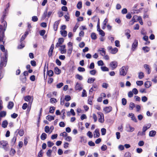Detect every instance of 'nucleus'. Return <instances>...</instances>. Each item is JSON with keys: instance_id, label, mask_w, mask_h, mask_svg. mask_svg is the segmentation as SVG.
Returning a JSON list of instances; mask_svg holds the SVG:
<instances>
[{"instance_id": "obj_46", "label": "nucleus", "mask_w": 157, "mask_h": 157, "mask_svg": "<svg viewBox=\"0 0 157 157\" xmlns=\"http://www.w3.org/2000/svg\"><path fill=\"white\" fill-rule=\"evenodd\" d=\"M101 69L104 71H108L109 70V68L105 66L101 67Z\"/></svg>"}, {"instance_id": "obj_59", "label": "nucleus", "mask_w": 157, "mask_h": 157, "mask_svg": "<svg viewBox=\"0 0 157 157\" xmlns=\"http://www.w3.org/2000/svg\"><path fill=\"white\" fill-rule=\"evenodd\" d=\"M131 153L129 152H127L125 153L124 157H131Z\"/></svg>"}, {"instance_id": "obj_12", "label": "nucleus", "mask_w": 157, "mask_h": 157, "mask_svg": "<svg viewBox=\"0 0 157 157\" xmlns=\"http://www.w3.org/2000/svg\"><path fill=\"white\" fill-rule=\"evenodd\" d=\"M66 45H61L59 49L60 53L61 54L65 53L66 52V49H65Z\"/></svg>"}, {"instance_id": "obj_36", "label": "nucleus", "mask_w": 157, "mask_h": 157, "mask_svg": "<svg viewBox=\"0 0 157 157\" xmlns=\"http://www.w3.org/2000/svg\"><path fill=\"white\" fill-rule=\"evenodd\" d=\"M61 34L63 37H66L67 35V32L66 31L63 30L60 31Z\"/></svg>"}, {"instance_id": "obj_40", "label": "nucleus", "mask_w": 157, "mask_h": 157, "mask_svg": "<svg viewBox=\"0 0 157 157\" xmlns=\"http://www.w3.org/2000/svg\"><path fill=\"white\" fill-rule=\"evenodd\" d=\"M16 151L14 149L11 148L10 152V155H12V156H13L14 155V154L16 153Z\"/></svg>"}, {"instance_id": "obj_28", "label": "nucleus", "mask_w": 157, "mask_h": 157, "mask_svg": "<svg viewBox=\"0 0 157 157\" xmlns=\"http://www.w3.org/2000/svg\"><path fill=\"white\" fill-rule=\"evenodd\" d=\"M6 114V112L5 111H3L0 112V117H5Z\"/></svg>"}, {"instance_id": "obj_11", "label": "nucleus", "mask_w": 157, "mask_h": 157, "mask_svg": "<svg viewBox=\"0 0 157 157\" xmlns=\"http://www.w3.org/2000/svg\"><path fill=\"white\" fill-rule=\"evenodd\" d=\"M54 48V44H52L51 45V47L50 48L48 52V55L49 57H50L52 56Z\"/></svg>"}, {"instance_id": "obj_47", "label": "nucleus", "mask_w": 157, "mask_h": 157, "mask_svg": "<svg viewBox=\"0 0 157 157\" xmlns=\"http://www.w3.org/2000/svg\"><path fill=\"white\" fill-rule=\"evenodd\" d=\"M143 82L142 81H137L136 82V84L139 86H141L143 84Z\"/></svg>"}, {"instance_id": "obj_61", "label": "nucleus", "mask_w": 157, "mask_h": 157, "mask_svg": "<svg viewBox=\"0 0 157 157\" xmlns=\"http://www.w3.org/2000/svg\"><path fill=\"white\" fill-rule=\"evenodd\" d=\"M141 100L142 101L145 102L147 101V98L146 96H144L142 97Z\"/></svg>"}, {"instance_id": "obj_50", "label": "nucleus", "mask_w": 157, "mask_h": 157, "mask_svg": "<svg viewBox=\"0 0 157 157\" xmlns=\"http://www.w3.org/2000/svg\"><path fill=\"white\" fill-rule=\"evenodd\" d=\"M101 131L102 135H104L106 133V130L105 128H103L101 129Z\"/></svg>"}, {"instance_id": "obj_34", "label": "nucleus", "mask_w": 157, "mask_h": 157, "mask_svg": "<svg viewBox=\"0 0 157 157\" xmlns=\"http://www.w3.org/2000/svg\"><path fill=\"white\" fill-rule=\"evenodd\" d=\"M96 17V16H94L92 19L94 20V22H95L98 20L97 25H100V19L98 17L96 18L95 19V18Z\"/></svg>"}, {"instance_id": "obj_16", "label": "nucleus", "mask_w": 157, "mask_h": 157, "mask_svg": "<svg viewBox=\"0 0 157 157\" xmlns=\"http://www.w3.org/2000/svg\"><path fill=\"white\" fill-rule=\"evenodd\" d=\"M20 79L23 83H25L27 79V77H24L23 75H21L20 76Z\"/></svg>"}, {"instance_id": "obj_1", "label": "nucleus", "mask_w": 157, "mask_h": 157, "mask_svg": "<svg viewBox=\"0 0 157 157\" xmlns=\"http://www.w3.org/2000/svg\"><path fill=\"white\" fill-rule=\"evenodd\" d=\"M6 16V13L5 12L1 17V22L3 25V26L2 25H0V28H1L2 29L1 30H0V32L5 33L6 30L7 24L6 22L4 20V19Z\"/></svg>"}, {"instance_id": "obj_22", "label": "nucleus", "mask_w": 157, "mask_h": 157, "mask_svg": "<svg viewBox=\"0 0 157 157\" xmlns=\"http://www.w3.org/2000/svg\"><path fill=\"white\" fill-rule=\"evenodd\" d=\"M18 132V134L21 136H22L24 134V130L22 129H17L16 131V132Z\"/></svg>"}, {"instance_id": "obj_15", "label": "nucleus", "mask_w": 157, "mask_h": 157, "mask_svg": "<svg viewBox=\"0 0 157 157\" xmlns=\"http://www.w3.org/2000/svg\"><path fill=\"white\" fill-rule=\"evenodd\" d=\"M98 51L100 52L101 55L102 56H104L105 55L106 51L105 49L104 48H100L98 50Z\"/></svg>"}, {"instance_id": "obj_3", "label": "nucleus", "mask_w": 157, "mask_h": 157, "mask_svg": "<svg viewBox=\"0 0 157 157\" xmlns=\"http://www.w3.org/2000/svg\"><path fill=\"white\" fill-rule=\"evenodd\" d=\"M7 54L6 52L5 57H3V60H1L0 63V65L2 67H5L6 65V63L7 61Z\"/></svg>"}, {"instance_id": "obj_41", "label": "nucleus", "mask_w": 157, "mask_h": 157, "mask_svg": "<svg viewBox=\"0 0 157 157\" xmlns=\"http://www.w3.org/2000/svg\"><path fill=\"white\" fill-rule=\"evenodd\" d=\"M144 77V73L142 72H140L139 73L138 78L140 79H142Z\"/></svg>"}, {"instance_id": "obj_53", "label": "nucleus", "mask_w": 157, "mask_h": 157, "mask_svg": "<svg viewBox=\"0 0 157 157\" xmlns=\"http://www.w3.org/2000/svg\"><path fill=\"white\" fill-rule=\"evenodd\" d=\"M46 33V31L45 30H42L40 31V34L41 36H43Z\"/></svg>"}, {"instance_id": "obj_26", "label": "nucleus", "mask_w": 157, "mask_h": 157, "mask_svg": "<svg viewBox=\"0 0 157 157\" xmlns=\"http://www.w3.org/2000/svg\"><path fill=\"white\" fill-rule=\"evenodd\" d=\"M156 134V132L155 131L152 130L149 132V136L151 137L154 136Z\"/></svg>"}, {"instance_id": "obj_58", "label": "nucleus", "mask_w": 157, "mask_h": 157, "mask_svg": "<svg viewBox=\"0 0 157 157\" xmlns=\"http://www.w3.org/2000/svg\"><path fill=\"white\" fill-rule=\"evenodd\" d=\"M96 72V71L95 70H93L90 71V74L92 75H94Z\"/></svg>"}, {"instance_id": "obj_44", "label": "nucleus", "mask_w": 157, "mask_h": 157, "mask_svg": "<svg viewBox=\"0 0 157 157\" xmlns=\"http://www.w3.org/2000/svg\"><path fill=\"white\" fill-rule=\"evenodd\" d=\"M55 109V108L54 107H50L49 109V113H54Z\"/></svg>"}, {"instance_id": "obj_20", "label": "nucleus", "mask_w": 157, "mask_h": 157, "mask_svg": "<svg viewBox=\"0 0 157 157\" xmlns=\"http://www.w3.org/2000/svg\"><path fill=\"white\" fill-rule=\"evenodd\" d=\"M14 105V103L12 101H10L7 105V108L9 109H11Z\"/></svg>"}, {"instance_id": "obj_35", "label": "nucleus", "mask_w": 157, "mask_h": 157, "mask_svg": "<svg viewBox=\"0 0 157 157\" xmlns=\"http://www.w3.org/2000/svg\"><path fill=\"white\" fill-rule=\"evenodd\" d=\"M32 97L30 95H27L24 97V100L26 101H30Z\"/></svg>"}, {"instance_id": "obj_60", "label": "nucleus", "mask_w": 157, "mask_h": 157, "mask_svg": "<svg viewBox=\"0 0 157 157\" xmlns=\"http://www.w3.org/2000/svg\"><path fill=\"white\" fill-rule=\"evenodd\" d=\"M56 64L59 66H60L61 65V61L58 59H56Z\"/></svg>"}, {"instance_id": "obj_64", "label": "nucleus", "mask_w": 157, "mask_h": 157, "mask_svg": "<svg viewBox=\"0 0 157 157\" xmlns=\"http://www.w3.org/2000/svg\"><path fill=\"white\" fill-rule=\"evenodd\" d=\"M11 116L12 118L13 119H15L18 116V114L15 113H14L13 114H11Z\"/></svg>"}, {"instance_id": "obj_43", "label": "nucleus", "mask_w": 157, "mask_h": 157, "mask_svg": "<svg viewBox=\"0 0 157 157\" xmlns=\"http://www.w3.org/2000/svg\"><path fill=\"white\" fill-rule=\"evenodd\" d=\"M82 2L81 1L79 2L77 4V7L78 9H80L82 7Z\"/></svg>"}, {"instance_id": "obj_24", "label": "nucleus", "mask_w": 157, "mask_h": 157, "mask_svg": "<svg viewBox=\"0 0 157 157\" xmlns=\"http://www.w3.org/2000/svg\"><path fill=\"white\" fill-rule=\"evenodd\" d=\"M144 86L146 88H149L151 86V82L150 81L146 82L144 83Z\"/></svg>"}, {"instance_id": "obj_54", "label": "nucleus", "mask_w": 157, "mask_h": 157, "mask_svg": "<svg viewBox=\"0 0 157 157\" xmlns=\"http://www.w3.org/2000/svg\"><path fill=\"white\" fill-rule=\"evenodd\" d=\"M32 20L33 22H36L38 20V18L37 16H33L32 17Z\"/></svg>"}, {"instance_id": "obj_30", "label": "nucleus", "mask_w": 157, "mask_h": 157, "mask_svg": "<svg viewBox=\"0 0 157 157\" xmlns=\"http://www.w3.org/2000/svg\"><path fill=\"white\" fill-rule=\"evenodd\" d=\"M93 98V96H90L89 97L88 99V103L90 105H92L93 104L92 100Z\"/></svg>"}, {"instance_id": "obj_21", "label": "nucleus", "mask_w": 157, "mask_h": 157, "mask_svg": "<svg viewBox=\"0 0 157 157\" xmlns=\"http://www.w3.org/2000/svg\"><path fill=\"white\" fill-rule=\"evenodd\" d=\"M54 72L56 74L59 75L61 73V70L57 67H56L54 68Z\"/></svg>"}, {"instance_id": "obj_4", "label": "nucleus", "mask_w": 157, "mask_h": 157, "mask_svg": "<svg viewBox=\"0 0 157 157\" xmlns=\"http://www.w3.org/2000/svg\"><path fill=\"white\" fill-rule=\"evenodd\" d=\"M107 48L108 50L112 54H115L118 51V49L117 48H113L112 46H109Z\"/></svg>"}, {"instance_id": "obj_31", "label": "nucleus", "mask_w": 157, "mask_h": 157, "mask_svg": "<svg viewBox=\"0 0 157 157\" xmlns=\"http://www.w3.org/2000/svg\"><path fill=\"white\" fill-rule=\"evenodd\" d=\"M129 116H132L131 118L132 120L134 121L135 122H137V119L136 118V117H135L134 114H132V113L130 114V113H129Z\"/></svg>"}, {"instance_id": "obj_6", "label": "nucleus", "mask_w": 157, "mask_h": 157, "mask_svg": "<svg viewBox=\"0 0 157 157\" xmlns=\"http://www.w3.org/2000/svg\"><path fill=\"white\" fill-rule=\"evenodd\" d=\"M31 29H27V30L25 32V34L23 35L20 39V42H23V40L25 39L27 35H28L29 33L30 32Z\"/></svg>"}, {"instance_id": "obj_8", "label": "nucleus", "mask_w": 157, "mask_h": 157, "mask_svg": "<svg viewBox=\"0 0 157 157\" xmlns=\"http://www.w3.org/2000/svg\"><path fill=\"white\" fill-rule=\"evenodd\" d=\"M110 66L112 68V69L113 70L116 68L117 67V63L116 61H112L110 63Z\"/></svg>"}, {"instance_id": "obj_5", "label": "nucleus", "mask_w": 157, "mask_h": 157, "mask_svg": "<svg viewBox=\"0 0 157 157\" xmlns=\"http://www.w3.org/2000/svg\"><path fill=\"white\" fill-rule=\"evenodd\" d=\"M98 114V121L101 123H102L104 121V115L101 112H98L97 113Z\"/></svg>"}, {"instance_id": "obj_9", "label": "nucleus", "mask_w": 157, "mask_h": 157, "mask_svg": "<svg viewBox=\"0 0 157 157\" xmlns=\"http://www.w3.org/2000/svg\"><path fill=\"white\" fill-rule=\"evenodd\" d=\"M59 23L60 21L59 20L57 21L54 22L53 25V28L55 31H56L57 30Z\"/></svg>"}, {"instance_id": "obj_13", "label": "nucleus", "mask_w": 157, "mask_h": 157, "mask_svg": "<svg viewBox=\"0 0 157 157\" xmlns=\"http://www.w3.org/2000/svg\"><path fill=\"white\" fill-rule=\"evenodd\" d=\"M100 133L99 130L98 129H96L94 132V138H98L100 136Z\"/></svg>"}, {"instance_id": "obj_42", "label": "nucleus", "mask_w": 157, "mask_h": 157, "mask_svg": "<svg viewBox=\"0 0 157 157\" xmlns=\"http://www.w3.org/2000/svg\"><path fill=\"white\" fill-rule=\"evenodd\" d=\"M75 78L80 80H82L83 79V77L82 76L77 74L75 75Z\"/></svg>"}, {"instance_id": "obj_33", "label": "nucleus", "mask_w": 157, "mask_h": 157, "mask_svg": "<svg viewBox=\"0 0 157 157\" xmlns=\"http://www.w3.org/2000/svg\"><path fill=\"white\" fill-rule=\"evenodd\" d=\"M142 49L145 53L147 52L150 51V48L147 46L144 47L142 48Z\"/></svg>"}, {"instance_id": "obj_62", "label": "nucleus", "mask_w": 157, "mask_h": 157, "mask_svg": "<svg viewBox=\"0 0 157 157\" xmlns=\"http://www.w3.org/2000/svg\"><path fill=\"white\" fill-rule=\"evenodd\" d=\"M28 104L26 103H25L23 104L22 106V109H25L28 107Z\"/></svg>"}, {"instance_id": "obj_37", "label": "nucleus", "mask_w": 157, "mask_h": 157, "mask_svg": "<svg viewBox=\"0 0 157 157\" xmlns=\"http://www.w3.org/2000/svg\"><path fill=\"white\" fill-rule=\"evenodd\" d=\"M20 44L18 46L17 48L19 49H21L23 48L25 46V45L23 43V42H20Z\"/></svg>"}, {"instance_id": "obj_19", "label": "nucleus", "mask_w": 157, "mask_h": 157, "mask_svg": "<svg viewBox=\"0 0 157 157\" xmlns=\"http://www.w3.org/2000/svg\"><path fill=\"white\" fill-rule=\"evenodd\" d=\"M17 140V136H14L11 139L10 144L12 146H13L16 142Z\"/></svg>"}, {"instance_id": "obj_14", "label": "nucleus", "mask_w": 157, "mask_h": 157, "mask_svg": "<svg viewBox=\"0 0 157 157\" xmlns=\"http://www.w3.org/2000/svg\"><path fill=\"white\" fill-rule=\"evenodd\" d=\"M104 111L105 113H108L111 112L112 110V108L111 106L106 107L104 108Z\"/></svg>"}, {"instance_id": "obj_63", "label": "nucleus", "mask_w": 157, "mask_h": 157, "mask_svg": "<svg viewBox=\"0 0 157 157\" xmlns=\"http://www.w3.org/2000/svg\"><path fill=\"white\" fill-rule=\"evenodd\" d=\"M45 131L46 133H48L50 131L49 127L48 126H46L44 128Z\"/></svg>"}, {"instance_id": "obj_55", "label": "nucleus", "mask_w": 157, "mask_h": 157, "mask_svg": "<svg viewBox=\"0 0 157 157\" xmlns=\"http://www.w3.org/2000/svg\"><path fill=\"white\" fill-rule=\"evenodd\" d=\"M78 70L79 72H83L85 71V69L84 67H79L78 68Z\"/></svg>"}, {"instance_id": "obj_23", "label": "nucleus", "mask_w": 157, "mask_h": 157, "mask_svg": "<svg viewBox=\"0 0 157 157\" xmlns=\"http://www.w3.org/2000/svg\"><path fill=\"white\" fill-rule=\"evenodd\" d=\"M126 33H125V35L127 36L128 39H129L131 36L130 34V30L128 29L125 30Z\"/></svg>"}, {"instance_id": "obj_18", "label": "nucleus", "mask_w": 157, "mask_h": 157, "mask_svg": "<svg viewBox=\"0 0 157 157\" xmlns=\"http://www.w3.org/2000/svg\"><path fill=\"white\" fill-rule=\"evenodd\" d=\"M47 75H48L49 77H52L54 75V72L53 71L51 70H48V66L47 67Z\"/></svg>"}, {"instance_id": "obj_39", "label": "nucleus", "mask_w": 157, "mask_h": 157, "mask_svg": "<svg viewBox=\"0 0 157 157\" xmlns=\"http://www.w3.org/2000/svg\"><path fill=\"white\" fill-rule=\"evenodd\" d=\"M151 126V125L150 124L148 127H147V126H144L143 128V133L145 134L146 131Z\"/></svg>"}, {"instance_id": "obj_57", "label": "nucleus", "mask_w": 157, "mask_h": 157, "mask_svg": "<svg viewBox=\"0 0 157 157\" xmlns=\"http://www.w3.org/2000/svg\"><path fill=\"white\" fill-rule=\"evenodd\" d=\"M67 15H65L64 17L66 19V21H68L70 19V17L68 15L69 13L68 12L67 13Z\"/></svg>"}, {"instance_id": "obj_38", "label": "nucleus", "mask_w": 157, "mask_h": 157, "mask_svg": "<svg viewBox=\"0 0 157 157\" xmlns=\"http://www.w3.org/2000/svg\"><path fill=\"white\" fill-rule=\"evenodd\" d=\"M95 80V78H90L88 79L87 82L89 83H93Z\"/></svg>"}, {"instance_id": "obj_27", "label": "nucleus", "mask_w": 157, "mask_h": 157, "mask_svg": "<svg viewBox=\"0 0 157 157\" xmlns=\"http://www.w3.org/2000/svg\"><path fill=\"white\" fill-rule=\"evenodd\" d=\"M47 13H48V9H46L44 11V13H43L42 17V18L44 19H45L47 17Z\"/></svg>"}, {"instance_id": "obj_52", "label": "nucleus", "mask_w": 157, "mask_h": 157, "mask_svg": "<svg viewBox=\"0 0 157 157\" xmlns=\"http://www.w3.org/2000/svg\"><path fill=\"white\" fill-rule=\"evenodd\" d=\"M73 48H68L67 50V54L69 55H71L72 53Z\"/></svg>"}, {"instance_id": "obj_17", "label": "nucleus", "mask_w": 157, "mask_h": 157, "mask_svg": "<svg viewBox=\"0 0 157 157\" xmlns=\"http://www.w3.org/2000/svg\"><path fill=\"white\" fill-rule=\"evenodd\" d=\"M75 88L76 90H78L79 91L81 90L82 89L81 86V84L78 82L76 83Z\"/></svg>"}, {"instance_id": "obj_7", "label": "nucleus", "mask_w": 157, "mask_h": 157, "mask_svg": "<svg viewBox=\"0 0 157 157\" xmlns=\"http://www.w3.org/2000/svg\"><path fill=\"white\" fill-rule=\"evenodd\" d=\"M8 144V142L6 141L2 140L0 141V147H2L6 149V146Z\"/></svg>"}, {"instance_id": "obj_48", "label": "nucleus", "mask_w": 157, "mask_h": 157, "mask_svg": "<svg viewBox=\"0 0 157 157\" xmlns=\"http://www.w3.org/2000/svg\"><path fill=\"white\" fill-rule=\"evenodd\" d=\"M43 154L42 150H41L38 153L37 157H42Z\"/></svg>"}, {"instance_id": "obj_51", "label": "nucleus", "mask_w": 157, "mask_h": 157, "mask_svg": "<svg viewBox=\"0 0 157 157\" xmlns=\"http://www.w3.org/2000/svg\"><path fill=\"white\" fill-rule=\"evenodd\" d=\"M50 102L52 103L56 102L57 101L56 99L54 98H51L50 99Z\"/></svg>"}, {"instance_id": "obj_45", "label": "nucleus", "mask_w": 157, "mask_h": 157, "mask_svg": "<svg viewBox=\"0 0 157 157\" xmlns=\"http://www.w3.org/2000/svg\"><path fill=\"white\" fill-rule=\"evenodd\" d=\"M91 38L94 40H95L97 39V36L95 33H93L91 34Z\"/></svg>"}, {"instance_id": "obj_25", "label": "nucleus", "mask_w": 157, "mask_h": 157, "mask_svg": "<svg viewBox=\"0 0 157 157\" xmlns=\"http://www.w3.org/2000/svg\"><path fill=\"white\" fill-rule=\"evenodd\" d=\"M8 124V123L7 120H4L2 122V126L4 128H6L7 127Z\"/></svg>"}, {"instance_id": "obj_49", "label": "nucleus", "mask_w": 157, "mask_h": 157, "mask_svg": "<svg viewBox=\"0 0 157 157\" xmlns=\"http://www.w3.org/2000/svg\"><path fill=\"white\" fill-rule=\"evenodd\" d=\"M64 99L67 101H69L71 99V96L69 95H66Z\"/></svg>"}, {"instance_id": "obj_56", "label": "nucleus", "mask_w": 157, "mask_h": 157, "mask_svg": "<svg viewBox=\"0 0 157 157\" xmlns=\"http://www.w3.org/2000/svg\"><path fill=\"white\" fill-rule=\"evenodd\" d=\"M122 104L124 105H126L127 103V100L125 98H123L122 99Z\"/></svg>"}, {"instance_id": "obj_29", "label": "nucleus", "mask_w": 157, "mask_h": 157, "mask_svg": "<svg viewBox=\"0 0 157 157\" xmlns=\"http://www.w3.org/2000/svg\"><path fill=\"white\" fill-rule=\"evenodd\" d=\"M46 119L49 121H51L52 120H53L54 119V117L52 116L48 115L46 116Z\"/></svg>"}, {"instance_id": "obj_32", "label": "nucleus", "mask_w": 157, "mask_h": 157, "mask_svg": "<svg viewBox=\"0 0 157 157\" xmlns=\"http://www.w3.org/2000/svg\"><path fill=\"white\" fill-rule=\"evenodd\" d=\"M47 134L45 133H43L40 136L41 139L42 140H44L47 138Z\"/></svg>"}, {"instance_id": "obj_2", "label": "nucleus", "mask_w": 157, "mask_h": 157, "mask_svg": "<svg viewBox=\"0 0 157 157\" xmlns=\"http://www.w3.org/2000/svg\"><path fill=\"white\" fill-rule=\"evenodd\" d=\"M128 67V66H123L120 70V75L124 76L127 74Z\"/></svg>"}, {"instance_id": "obj_10", "label": "nucleus", "mask_w": 157, "mask_h": 157, "mask_svg": "<svg viewBox=\"0 0 157 157\" xmlns=\"http://www.w3.org/2000/svg\"><path fill=\"white\" fill-rule=\"evenodd\" d=\"M138 44V40H137L135 39L134 40V42L132 45V51H134L135 50V48L137 46Z\"/></svg>"}]
</instances>
